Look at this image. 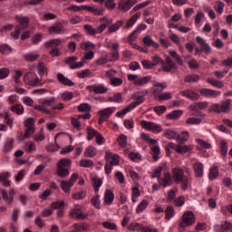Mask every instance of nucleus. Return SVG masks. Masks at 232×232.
I'll return each instance as SVG.
<instances>
[{"label":"nucleus","mask_w":232,"mask_h":232,"mask_svg":"<svg viewBox=\"0 0 232 232\" xmlns=\"http://www.w3.org/2000/svg\"><path fill=\"white\" fill-rule=\"evenodd\" d=\"M172 178L176 184L181 185L182 191H187L188 188L191 186V178H188L184 175V169L181 168L172 169Z\"/></svg>","instance_id":"obj_1"},{"label":"nucleus","mask_w":232,"mask_h":232,"mask_svg":"<svg viewBox=\"0 0 232 232\" xmlns=\"http://www.w3.org/2000/svg\"><path fill=\"white\" fill-rule=\"evenodd\" d=\"M70 168H72V160L68 158L62 159L57 163L56 175L61 179H66L70 176Z\"/></svg>","instance_id":"obj_2"},{"label":"nucleus","mask_w":232,"mask_h":232,"mask_svg":"<svg viewBox=\"0 0 232 232\" xmlns=\"http://www.w3.org/2000/svg\"><path fill=\"white\" fill-rule=\"evenodd\" d=\"M231 108V100L227 99L221 104L214 103L211 105L210 110L214 113H227Z\"/></svg>","instance_id":"obj_3"},{"label":"nucleus","mask_w":232,"mask_h":232,"mask_svg":"<svg viewBox=\"0 0 232 232\" xmlns=\"http://www.w3.org/2000/svg\"><path fill=\"white\" fill-rule=\"evenodd\" d=\"M24 82L27 84V86H43V80H40L39 76L32 72L24 74Z\"/></svg>","instance_id":"obj_4"},{"label":"nucleus","mask_w":232,"mask_h":232,"mask_svg":"<svg viewBox=\"0 0 232 232\" xmlns=\"http://www.w3.org/2000/svg\"><path fill=\"white\" fill-rule=\"evenodd\" d=\"M196 41L198 44H200L202 49L196 47L195 55H200L202 52H205V53H211V47L208 43H206V40H204V38L197 36Z\"/></svg>","instance_id":"obj_5"},{"label":"nucleus","mask_w":232,"mask_h":232,"mask_svg":"<svg viewBox=\"0 0 232 232\" xmlns=\"http://www.w3.org/2000/svg\"><path fill=\"white\" fill-rule=\"evenodd\" d=\"M195 224V214L191 211H187L182 217V221L179 222V227H186L188 226H193Z\"/></svg>","instance_id":"obj_6"},{"label":"nucleus","mask_w":232,"mask_h":232,"mask_svg":"<svg viewBox=\"0 0 232 232\" xmlns=\"http://www.w3.org/2000/svg\"><path fill=\"white\" fill-rule=\"evenodd\" d=\"M140 126L144 128V130L152 131V133H160V131L162 130V127L160 124L152 121H141Z\"/></svg>","instance_id":"obj_7"},{"label":"nucleus","mask_w":232,"mask_h":232,"mask_svg":"<svg viewBox=\"0 0 232 232\" xmlns=\"http://www.w3.org/2000/svg\"><path fill=\"white\" fill-rule=\"evenodd\" d=\"M137 3V0H120L118 3V10L120 12H130Z\"/></svg>","instance_id":"obj_8"},{"label":"nucleus","mask_w":232,"mask_h":232,"mask_svg":"<svg viewBox=\"0 0 232 232\" xmlns=\"http://www.w3.org/2000/svg\"><path fill=\"white\" fill-rule=\"evenodd\" d=\"M53 104H55V98H51L50 100H45L42 102L41 105L35 106L34 110H37L38 111H43L44 113H46V115H50L52 113V111L48 110L50 106Z\"/></svg>","instance_id":"obj_9"},{"label":"nucleus","mask_w":232,"mask_h":232,"mask_svg":"<svg viewBox=\"0 0 232 232\" xmlns=\"http://www.w3.org/2000/svg\"><path fill=\"white\" fill-rule=\"evenodd\" d=\"M113 111L114 110L111 107H109L98 111L99 115H101L98 121L100 126L102 125V122H106L107 119H110V117H111V115L113 114Z\"/></svg>","instance_id":"obj_10"},{"label":"nucleus","mask_w":232,"mask_h":232,"mask_svg":"<svg viewBox=\"0 0 232 232\" xmlns=\"http://www.w3.org/2000/svg\"><path fill=\"white\" fill-rule=\"evenodd\" d=\"M78 60L76 56H70L65 60V64L70 66L71 70H75L77 68H82L84 66V60L79 63H75Z\"/></svg>","instance_id":"obj_11"},{"label":"nucleus","mask_w":232,"mask_h":232,"mask_svg":"<svg viewBox=\"0 0 232 232\" xmlns=\"http://www.w3.org/2000/svg\"><path fill=\"white\" fill-rule=\"evenodd\" d=\"M100 26L96 29V34H102L108 26H111L113 20L108 19L107 17L100 18Z\"/></svg>","instance_id":"obj_12"},{"label":"nucleus","mask_w":232,"mask_h":232,"mask_svg":"<svg viewBox=\"0 0 232 232\" xmlns=\"http://www.w3.org/2000/svg\"><path fill=\"white\" fill-rule=\"evenodd\" d=\"M106 162L110 164V166H119L121 162V159L119 155L113 154L111 152H106L105 154Z\"/></svg>","instance_id":"obj_13"},{"label":"nucleus","mask_w":232,"mask_h":232,"mask_svg":"<svg viewBox=\"0 0 232 232\" xmlns=\"http://www.w3.org/2000/svg\"><path fill=\"white\" fill-rule=\"evenodd\" d=\"M177 63H175V62H173V60H171V58L169 56H168L166 58V62H163V65H162V71L163 72H171V70H177Z\"/></svg>","instance_id":"obj_14"},{"label":"nucleus","mask_w":232,"mask_h":232,"mask_svg":"<svg viewBox=\"0 0 232 232\" xmlns=\"http://www.w3.org/2000/svg\"><path fill=\"white\" fill-rule=\"evenodd\" d=\"M180 95H182V97H186L187 99H190V101H198V99H200V95L190 89L181 91Z\"/></svg>","instance_id":"obj_15"},{"label":"nucleus","mask_w":232,"mask_h":232,"mask_svg":"<svg viewBox=\"0 0 232 232\" xmlns=\"http://www.w3.org/2000/svg\"><path fill=\"white\" fill-rule=\"evenodd\" d=\"M165 88H168V85H166V83L155 82L153 84L152 90H153V95L155 99H157L160 95H161Z\"/></svg>","instance_id":"obj_16"},{"label":"nucleus","mask_w":232,"mask_h":232,"mask_svg":"<svg viewBox=\"0 0 232 232\" xmlns=\"http://www.w3.org/2000/svg\"><path fill=\"white\" fill-rule=\"evenodd\" d=\"M159 183L163 188H168V186H171V184H173V179H171V174H169V172H166L163 175V178L159 179Z\"/></svg>","instance_id":"obj_17"},{"label":"nucleus","mask_w":232,"mask_h":232,"mask_svg":"<svg viewBox=\"0 0 232 232\" xmlns=\"http://www.w3.org/2000/svg\"><path fill=\"white\" fill-rule=\"evenodd\" d=\"M199 93L202 97H218L220 95V92L208 88L199 89Z\"/></svg>","instance_id":"obj_18"},{"label":"nucleus","mask_w":232,"mask_h":232,"mask_svg":"<svg viewBox=\"0 0 232 232\" xmlns=\"http://www.w3.org/2000/svg\"><path fill=\"white\" fill-rule=\"evenodd\" d=\"M88 92H93V93H106L108 88L104 85H89L87 86Z\"/></svg>","instance_id":"obj_19"},{"label":"nucleus","mask_w":232,"mask_h":232,"mask_svg":"<svg viewBox=\"0 0 232 232\" xmlns=\"http://www.w3.org/2000/svg\"><path fill=\"white\" fill-rule=\"evenodd\" d=\"M71 218H75V220H86L87 217L82 213L80 208H74L70 214Z\"/></svg>","instance_id":"obj_20"},{"label":"nucleus","mask_w":232,"mask_h":232,"mask_svg":"<svg viewBox=\"0 0 232 232\" xmlns=\"http://www.w3.org/2000/svg\"><path fill=\"white\" fill-rule=\"evenodd\" d=\"M16 21H19L20 24L17 25L21 30H26L28 24H30V19L28 16H15Z\"/></svg>","instance_id":"obj_21"},{"label":"nucleus","mask_w":232,"mask_h":232,"mask_svg":"<svg viewBox=\"0 0 232 232\" xmlns=\"http://www.w3.org/2000/svg\"><path fill=\"white\" fill-rule=\"evenodd\" d=\"M193 150V146L191 145H176L174 144V151L176 153H179L181 155H184V153H188V151H191Z\"/></svg>","instance_id":"obj_22"},{"label":"nucleus","mask_w":232,"mask_h":232,"mask_svg":"<svg viewBox=\"0 0 232 232\" xmlns=\"http://www.w3.org/2000/svg\"><path fill=\"white\" fill-rule=\"evenodd\" d=\"M193 169L196 177L198 178L204 177V164L198 161L193 164Z\"/></svg>","instance_id":"obj_23"},{"label":"nucleus","mask_w":232,"mask_h":232,"mask_svg":"<svg viewBox=\"0 0 232 232\" xmlns=\"http://www.w3.org/2000/svg\"><path fill=\"white\" fill-rule=\"evenodd\" d=\"M49 34H63L64 32V25L62 23H56L48 29Z\"/></svg>","instance_id":"obj_24"},{"label":"nucleus","mask_w":232,"mask_h":232,"mask_svg":"<svg viewBox=\"0 0 232 232\" xmlns=\"http://www.w3.org/2000/svg\"><path fill=\"white\" fill-rule=\"evenodd\" d=\"M57 79L58 82H61V84H63V86H75V82L66 78L63 73H58Z\"/></svg>","instance_id":"obj_25"},{"label":"nucleus","mask_w":232,"mask_h":232,"mask_svg":"<svg viewBox=\"0 0 232 232\" xmlns=\"http://www.w3.org/2000/svg\"><path fill=\"white\" fill-rule=\"evenodd\" d=\"M114 198L115 194H113V191L107 189L104 194V204L107 206H111V204H113Z\"/></svg>","instance_id":"obj_26"},{"label":"nucleus","mask_w":232,"mask_h":232,"mask_svg":"<svg viewBox=\"0 0 232 232\" xmlns=\"http://www.w3.org/2000/svg\"><path fill=\"white\" fill-rule=\"evenodd\" d=\"M119 44H112V53H111V58H109L110 63H113L119 59Z\"/></svg>","instance_id":"obj_27"},{"label":"nucleus","mask_w":232,"mask_h":232,"mask_svg":"<svg viewBox=\"0 0 232 232\" xmlns=\"http://www.w3.org/2000/svg\"><path fill=\"white\" fill-rule=\"evenodd\" d=\"M206 108H208L207 102H196L189 106V110H191V111H198V110H206Z\"/></svg>","instance_id":"obj_28"},{"label":"nucleus","mask_w":232,"mask_h":232,"mask_svg":"<svg viewBox=\"0 0 232 232\" xmlns=\"http://www.w3.org/2000/svg\"><path fill=\"white\" fill-rule=\"evenodd\" d=\"M142 14L140 12L136 13L133 14L127 22H126V28H131L135 23H137L138 19L140 18Z\"/></svg>","instance_id":"obj_29"},{"label":"nucleus","mask_w":232,"mask_h":232,"mask_svg":"<svg viewBox=\"0 0 232 232\" xmlns=\"http://www.w3.org/2000/svg\"><path fill=\"white\" fill-rule=\"evenodd\" d=\"M72 229L76 230V232L88 231V230H90V224H88V223H81V224L74 223L72 225Z\"/></svg>","instance_id":"obj_30"},{"label":"nucleus","mask_w":232,"mask_h":232,"mask_svg":"<svg viewBox=\"0 0 232 232\" xmlns=\"http://www.w3.org/2000/svg\"><path fill=\"white\" fill-rule=\"evenodd\" d=\"M10 173L9 172H4L0 174V182L5 186V188H9L10 186Z\"/></svg>","instance_id":"obj_31"},{"label":"nucleus","mask_w":232,"mask_h":232,"mask_svg":"<svg viewBox=\"0 0 232 232\" xmlns=\"http://www.w3.org/2000/svg\"><path fill=\"white\" fill-rule=\"evenodd\" d=\"M143 44H145V46H153V48H159V43L153 41V39H151V36L147 35L143 38Z\"/></svg>","instance_id":"obj_32"},{"label":"nucleus","mask_w":232,"mask_h":232,"mask_svg":"<svg viewBox=\"0 0 232 232\" xmlns=\"http://www.w3.org/2000/svg\"><path fill=\"white\" fill-rule=\"evenodd\" d=\"M83 10H87L88 12L94 14V15H102V14H104V10L98 9L94 6H90V5H83Z\"/></svg>","instance_id":"obj_33"},{"label":"nucleus","mask_w":232,"mask_h":232,"mask_svg":"<svg viewBox=\"0 0 232 232\" xmlns=\"http://www.w3.org/2000/svg\"><path fill=\"white\" fill-rule=\"evenodd\" d=\"M184 112L180 110H176L171 111L170 113L167 114V119H169L170 121H175L177 119H180L182 117V114Z\"/></svg>","instance_id":"obj_34"},{"label":"nucleus","mask_w":232,"mask_h":232,"mask_svg":"<svg viewBox=\"0 0 232 232\" xmlns=\"http://www.w3.org/2000/svg\"><path fill=\"white\" fill-rule=\"evenodd\" d=\"M0 193L2 195V198L4 200H5L6 204H9V206H12V203L14 202V197L8 195V191L6 189H1Z\"/></svg>","instance_id":"obj_35"},{"label":"nucleus","mask_w":232,"mask_h":232,"mask_svg":"<svg viewBox=\"0 0 232 232\" xmlns=\"http://www.w3.org/2000/svg\"><path fill=\"white\" fill-rule=\"evenodd\" d=\"M61 44H63V41L53 39L45 43V48H57V46H61Z\"/></svg>","instance_id":"obj_36"},{"label":"nucleus","mask_w":232,"mask_h":232,"mask_svg":"<svg viewBox=\"0 0 232 232\" xmlns=\"http://www.w3.org/2000/svg\"><path fill=\"white\" fill-rule=\"evenodd\" d=\"M207 82L210 84L211 86H214V88H223L224 87V82L221 81H218L215 78H208Z\"/></svg>","instance_id":"obj_37"},{"label":"nucleus","mask_w":232,"mask_h":232,"mask_svg":"<svg viewBox=\"0 0 232 232\" xmlns=\"http://www.w3.org/2000/svg\"><path fill=\"white\" fill-rule=\"evenodd\" d=\"M95 155H97V149H95V147L89 146L86 148V150L84 151V157L92 159V158L95 157Z\"/></svg>","instance_id":"obj_38"},{"label":"nucleus","mask_w":232,"mask_h":232,"mask_svg":"<svg viewBox=\"0 0 232 232\" xmlns=\"http://www.w3.org/2000/svg\"><path fill=\"white\" fill-rule=\"evenodd\" d=\"M72 186L73 185L68 180H62L60 183V188L64 191V193H70Z\"/></svg>","instance_id":"obj_39"},{"label":"nucleus","mask_w":232,"mask_h":232,"mask_svg":"<svg viewBox=\"0 0 232 232\" xmlns=\"http://www.w3.org/2000/svg\"><path fill=\"white\" fill-rule=\"evenodd\" d=\"M97 134H99V131H97L95 129L92 128L91 126L87 127V140H93V138L97 137Z\"/></svg>","instance_id":"obj_40"},{"label":"nucleus","mask_w":232,"mask_h":232,"mask_svg":"<svg viewBox=\"0 0 232 232\" xmlns=\"http://www.w3.org/2000/svg\"><path fill=\"white\" fill-rule=\"evenodd\" d=\"M122 24H123L122 20H119L112 25L109 26V28H108L109 34H114V32H117L119 30V28H121V26H122Z\"/></svg>","instance_id":"obj_41"},{"label":"nucleus","mask_w":232,"mask_h":232,"mask_svg":"<svg viewBox=\"0 0 232 232\" xmlns=\"http://www.w3.org/2000/svg\"><path fill=\"white\" fill-rule=\"evenodd\" d=\"M92 186L94 188L95 193H99V188L102 186V179L101 178H92Z\"/></svg>","instance_id":"obj_42"},{"label":"nucleus","mask_w":232,"mask_h":232,"mask_svg":"<svg viewBox=\"0 0 232 232\" xmlns=\"http://www.w3.org/2000/svg\"><path fill=\"white\" fill-rule=\"evenodd\" d=\"M185 82H198L200 81V75L188 74L184 79Z\"/></svg>","instance_id":"obj_43"},{"label":"nucleus","mask_w":232,"mask_h":232,"mask_svg":"<svg viewBox=\"0 0 232 232\" xmlns=\"http://www.w3.org/2000/svg\"><path fill=\"white\" fill-rule=\"evenodd\" d=\"M182 135H184V137H181L180 135H176V140L179 144H185V142H188V139H189V133L188 131H183Z\"/></svg>","instance_id":"obj_44"},{"label":"nucleus","mask_w":232,"mask_h":232,"mask_svg":"<svg viewBox=\"0 0 232 232\" xmlns=\"http://www.w3.org/2000/svg\"><path fill=\"white\" fill-rule=\"evenodd\" d=\"M150 205V201H148L147 199H143L137 207L136 208V213H142V211H144V209H146L148 208V206Z\"/></svg>","instance_id":"obj_45"},{"label":"nucleus","mask_w":232,"mask_h":232,"mask_svg":"<svg viewBox=\"0 0 232 232\" xmlns=\"http://www.w3.org/2000/svg\"><path fill=\"white\" fill-rule=\"evenodd\" d=\"M151 81V77L145 76L143 78H138L135 82L136 86H144V84H148Z\"/></svg>","instance_id":"obj_46"},{"label":"nucleus","mask_w":232,"mask_h":232,"mask_svg":"<svg viewBox=\"0 0 232 232\" xmlns=\"http://www.w3.org/2000/svg\"><path fill=\"white\" fill-rule=\"evenodd\" d=\"M143 101L144 96H137L136 100L130 103L129 108H130V110H133L134 108H137L139 104H142Z\"/></svg>","instance_id":"obj_47"},{"label":"nucleus","mask_w":232,"mask_h":232,"mask_svg":"<svg viewBox=\"0 0 232 232\" xmlns=\"http://www.w3.org/2000/svg\"><path fill=\"white\" fill-rule=\"evenodd\" d=\"M175 215V208L173 206L167 207L165 210L166 220H171V218Z\"/></svg>","instance_id":"obj_48"},{"label":"nucleus","mask_w":232,"mask_h":232,"mask_svg":"<svg viewBox=\"0 0 232 232\" xmlns=\"http://www.w3.org/2000/svg\"><path fill=\"white\" fill-rule=\"evenodd\" d=\"M13 148H14V139H8L4 145L5 153H8L9 151H12Z\"/></svg>","instance_id":"obj_49"},{"label":"nucleus","mask_w":232,"mask_h":232,"mask_svg":"<svg viewBox=\"0 0 232 232\" xmlns=\"http://www.w3.org/2000/svg\"><path fill=\"white\" fill-rule=\"evenodd\" d=\"M100 198H101V196L96 195V196L92 197L91 199L92 206L94 208H96V209H101V199Z\"/></svg>","instance_id":"obj_50"},{"label":"nucleus","mask_w":232,"mask_h":232,"mask_svg":"<svg viewBox=\"0 0 232 232\" xmlns=\"http://www.w3.org/2000/svg\"><path fill=\"white\" fill-rule=\"evenodd\" d=\"M11 111H14L17 115H23V113H24V107L21 104H17L11 108Z\"/></svg>","instance_id":"obj_51"},{"label":"nucleus","mask_w":232,"mask_h":232,"mask_svg":"<svg viewBox=\"0 0 232 232\" xmlns=\"http://www.w3.org/2000/svg\"><path fill=\"white\" fill-rule=\"evenodd\" d=\"M83 30H85L87 35H95L97 34V29L90 24L83 25Z\"/></svg>","instance_id":"obj_52"},{"label":"nucleus","mask_w":232,"mask_h":232,"mask_svg":"<svg viewBox=\"0 0 232 232\" xmlns=\"http://www.w3.org/2000/svg\"><path fill=\"white\" fill-rule=\"evenodd\" d=\"M38 57H40L39 53H27L24 55L25 61H28L29 63H34V61H37Z\"/></svg>","instance_id":"obj_53"},{"label":"nucleus","mask_w":232,"mask_h":232,"mask_svg":"<svg viewBox=\"0 0 232 232\" xmlns=\"http://www.w3.org/2000/svg\"><path fill=\"white\" fill-rule=\"evenodd\" d=\"M78 111H82V113L92 111V106L88 103H82L78 106Z\"/></svg>","instance_id":"obj_54"},{"label":"nucleus","mask_w":232,"mask_h":232,"mask_svg":"<svg viewBox=\"0 0 232 232\" xmlns=\"http://www.w3.org/2000/svg\"><path fill=\"white\" fill-rule=\"evenodd\" d=\"M220 152L222 157H226L227 155V142L225 140L220 141Z\"/></svg>","instance_id":"obj_55"},{"label":"nucleus","mask_w":232,"mask_h":232,"mask_svg":"<svg viewBox=\"0 0 232 232\" xmlns=\"http://www.w3.org/2000/svg\"><path fill=\"white\" fill-rule=\"evenodd\" d=\"M151 61H152V64H154V68L155 66H159V64H161V66H163L164 64V60L157 54L151 57Z\"/></svg>","instance_id":"obj_56"},{"label":"nucleus","mask_w":232,"mask_h":232,"mask_svg":"<svg viewBox=\"0 0 232 232\" xmlns=\"http://www.w3.org/2000/svg\"><path fill=\"white\" fill-rule=\"evenodd\" d=\"M218 177V168L217 167L211 168L209 170L208 179L210 180H215V179H217Z\"/></svg>","instance_id":"obj_57"},{"label":"nucleus","mask_w":232,"mask_h":232,"mask_svg":"<svg viewBox=\"0 0 232 232\" xmlns=\"http://www.w3.org/2000/svg\"><path fill=\"white\" fill-rule=\"evenodd\" d=\"M118 142H119V146H121V148H126V146L128 144V138H126V135L121 134L118 138Z\"/></svg>","instance_id":"obj_58"},{"label":"nucleus","mask_w":232,"mask_h":232,"mask_svg":"<svg viewBox=\"0 0 232 232\" xmlns=\"http://www.w3.org/2000/svg\"><path fill=\"white\" fill-rule=\"evenodd\" d=\"M169 55L170 57H172L173 59H175V61H177V63L182 66V64H184V62L182 61V58L180 57V55H179V53H177V52L175 51H170L169 52Z\"/></svg>","instance_id":"obj_59"},{"label":"nucleus","mask_w":232,"mask_h":232,"mask_svg":"<svg viewBox=\"0 0 232 232\" xmlns=\"http://www.w3.org/2000/svg\"><path fill=\"white\" fill-rule=\"evenodd\" d=\"M61 99L63 102H68V101H72V99H73V92H64L61 94Z\"/></svg>","instance_id":"obj_60"},{"label":"nucleus","mask_w":232,"mask_h":232,"mask_svg":"<svg viewBox=\"0 0 232 232\" xmlns=\"http://www.w3.org/2000/svg\"><path fill=\"white\" fill-rule=\"evenodd\" d=\"M0 53L8 55V53H12V48L10 47V45L4 44L0 45Z\"/></svg>","instance_id":"obj_61"},{"label":"nucleus","mask_w":232,"mask_h":232,"mask_svg":"<svg viewBox=\"0 0 232 232\" xmlns=\"http://www.w3.org/2000/svg\"><path fill=\"white\" fill-rule=\"evenodd\" d=\"M163 137H166V139H176L177 137V132L175 130H166L163 133Z\"/></svg>","instance_id":"obj_62"},{"label":"nucleus","mask_w":232,"mask_h":232,"mask_svg":"<svg viewBox=\"0 0 232 232\" xmlns=\"http://www.w3.org/2000/svg\"><path fill=\"white\" fill-rule=\"evenodd\" d=\"M216 5H217L214 6V10H216V12H218V14H223L224 13V6H225L223 2L218 0V1L216 2Z\"/></svg>","instance_id":"obj_63"},{"label":"nucleus","mask_w":232,"mask_h":232,"mask_svg":"<svg viewBox=\"0 0 232 232\" xmlns=\"http://www.w3.org/2000/svg\"><path fill=\"white\" fill-rule=\"evenodd\" d=\"M108 102H121L122 101V95L121 93H116L113 96L108 98Z\"/></svg>","instance_id":"obj_64"}]
</instances>
